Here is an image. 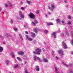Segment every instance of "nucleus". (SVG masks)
I'll return each instance as SVG.
<instances>
[{
	"label": "nucleus",
	"mask_w": 73,
	"mask_h": 73,
	"mask_svg": "<svg viewBox=\"0 0 73 73\" xmlns=\"http://www.w3.org/2000/svg\"><path fill=\"white\" fill-rule=\"evenodd\" d=\"M36 51L33 52V53L34 54H37L40 55L41 53V49L38 48H36Z\"/></svg>",
	"instance_id": "1"
},
{
	"label": "nucleus",
	"mask_w": 73,
	"mask_h": 73,
	"mask_svg": "<svg viewBox=\"0 0 73 73\" xmlns=\"http://www.w3.org/2000/svg\"><path fill=\"white\" fill-rule=\"evenodd\" d=\"M29 16L31 19H35V15L33 13H30L29 14Z\"/></svg>",
	"instance_id": "2"
},
{
	"label": "nucleus",
	"mask_w": 73,
	"mask_h": 73,
	"mask_svg": "<svg viewBox=\"0 0 73 73\" xmlns=\"http://www.w3.org/2000/svg\"><path fill=\"white\" fill-rule=\"evenodd\" d=\"M62 46L63 47H64V49H66V48H67V46L64 42H62Z\"/></svg>",
	"instance_id": "3"
},
{
	"label": "nucleus",
	"mask_w": 73,
	"mask_h": 73,
	"mask_svg": "<svg viewBox=\"0 0 73 73\" xmlns=\"http://www.w3.org/2000/svg\"><path fill=\"white\" fill-rule=\"evenodd\" d=\"M58 54H61V55H63L64 54V51L62 50H60L58 52Z\"/></svg>",
	"instance_id": "4"
},
{
	"label": "nucleus",
	"mask_w": 73,
	"mask_h": 73,
	"mask_svg": "<svg viewBox=\"0 0 73 73\" xmlns=\"http://www.w3.org/2000/svg\"><path fill=\"white\" fill-rule=\"evenodd\" d=\"M66 32V35L68 37H69V33H70V32H69V30H65Z\"/></svg>",
	"instance_id": "5"
},
{
	"label": "nucleus",
	"mask_w": 73,
	"mask_h": 73,
	"mask_svg": "<svg viewBox=\"0 0 73 73\" xmlns=\"http://www.w3.org/2000/svg\"><path fill=\"white\" fill-rule=\"evenodd\" d=\"M19 15L21 17V18H23L24 17V16H23V13H22L20 11L19 12Z\"/></svg>",
	"instance_id": "6"
},
{
	"label": "nucleus",
	"mask_w": 73,
	"mask_h": 73,
	"mask_svg": "<svg viewBox=\"0 0 73 73\" xmlns=\"http://www.w3.org/2000/svg\"><path fill=\"white\" fill-rule=\"evenodd\" d=\"M47 25L48 26H50V25H53V23L52 22H47Z\"/></svg>",
	"instance_id": "7"
},
{
	"label": "nucleus",
	"mask_w": 73,
	"mask_h": 73,
	"mask_svg": "<svg viewBox=\"0 0 73 73\" xmlns=\"http://www.w3.org/2000/svg\"><path fill=\"white\" fill-rule=\"evenodd\" d=\"M24 54V52H23V51H20V52H18V54L19 55H21V56H23V55Z\"/></svg>",
	"instance_id": "8"
},
{
	"label": "nucleus",
	"mask_w": 73,
	"mask_h": 73,
	"mask_svg": "<svg viewBox=\"0 0 73 73\" xmlns=\"http://www.w3.org/2000/svg\"><path fill=\"white\" fill-rule=\"evenodd\" d=\"M36 68V71L37 72H38L40 70V68L38 66H35Z\"/></svg>",
	"instance_id": "9"
},
{
	"label": "nucleus",
	"mask_w": 73,
	"mask_h": 73,
	"mask_svg": "<svg viewBox=\"0 0 73 73\" xmlns=\"http://www.w3.org/2000/svg\"><path fill=\"white\" fill-rule=\"evenodd\" d=\"M51 7L52 9H51V10L52 12H53V9H54L55 8V5H51Z\"/></svg>",
	"instance_id": "10"
},
{
	"label": "nucleus",
	"mask_w": 73,
	"mask_h": 73,
	"mask_svg": "<svg viewBox=\"0 0 73 73\" xmlns=\"http://www.w3.org/2000/svg\"><path fill=\"white\" fill-rule=\"evenodd\" d=\"M52 36L54 37V38H56V37H57V36L56 35V32H54L52 33Z\"/></svg>",
	"instance_id": "11"
},
{
	"label": "nucleus",
	"mask_w": 73,
	"mask_h": 73,
	"mask_svg": "<svg viewBox=\"0 0 73 73\" xmlns=\"http://www.w3.org/2000/svg\"><path fill=\"white\" fill-rule=\"evenodd\" d=\"M54 68L55 72L56 73H59V72H58V70H57V68L56 67H55Z\"/></svg>",
	"instance_id": "12"
},
{
	"label": "nucleus",
	"mask_w": 73,
	"mask_h": 73,
	"mask_svg": "<svg viewBox=\"0 0 73 73\" xmlns=\"http://www.w3.org/2000/svg\"><path fill=\"white\" fill-rule=\"evenodd\" d=\"M43 62H48V60L46 58H43Z\"/></svg>",
	"instance_id": "13"
},
{
	"label": "nucleus",
	"mask_w": 73,
	"mask_h": 73,
	"mask_svg": "<svg viewBox=\"0 0 73 73\" xmlns=\"http://www.w3.org/2000/svg\"><path fill=\"white\" fill-rule=\"evenodd\" d=\"M3 50V48L1 47V46H0V52H2Z\"/></svg>",
	"instance_id": "14"
},
{
	"label": "nucleus",
	"mask_w": 73,
	"mask_h": 73,
	"mask_svg": "<svg viewBox=\"0 0 73 73\" xmlns=\"http://www.w3.org/2000/svg\"><path fill=\"white\" fill-rule=\"evenodd\" d=\"M31 36L32 37H35L36 35H35V34L33 33L31 35Z\"/></svg>",
	"instance_id": "15"
},
{
	"label": "nucleus",
	"mask_w": 73,
	"mask_h": 73,
	"mask_svg": "<svg viewBox=\"0 0 73 73\" xmlns=\"http://www.w3.org/2000/svg\"><path fill=\"white\" fill-rule=\"evenodd\" d=\"M26 2L27 3V4H28L29 5L31 3V2L30 1H26Z\"/></svg>",
	"instance_id": "16"
},
{
	"label": "nucleus",
	"mask_w": 73,
	"mask_h": 73,
	"mask_svg": "<svg viewBox=\"0 0 73 73\" xmlns=\"http://www.w3.org/2000/svg\"><path fill=\"white\" fill-rule=\"evenodd\" d=\"M61 21H60V20L59 19H58L56 20V22L58 23H60Z\"/></svg>",
	"instance_id": "17"
},
{
	"label": "nucleus",
	"mask_w": 73,
	"mask_h": 73,
	"mask_svg": "<svg viewBox=\"0 0 73 73\" xmlns=\"http://www.w3.org/2000/svg\"><path fill=\"white\" fill-rule=\"evenodd\" d=\"M19 37L20 38H21V40H23V37H22V36H21V34H19Z\"/></svg>",
	"instance_id": "18"
},
{
	"label": "nucleus",
	"mask_w": 73,
	"mask_h": 73,
	"mask_svg": "<svg viewBox=\"0 0 73 73\" xmlns=\"http://www.w3.org/2000/svg\"><path fill=\"white\" fill-rule=\"evenodd\" d=\"M17 58L18 60L19 61H21V58L19 57H17Z\"/></svg>",
	"instance_id": "19"
},
{
	"label": "nucleus",
	"mask_w": 73,
	"mask_h": 73,
	"mask_svg": "<svg viewBox=\"0 0 73 73\" xmlns=\"http://www.w3.org/2000/svg\"><path fill=\"white\" fill-rule=\"evenodd\" d=\"M9 60H7L6 61V62H5V63L6 64V65H8V64H9Z\"/></svg>",
	"instance_id": "20"
},
{
	"label": "nucleus",
	"mask_w": 73,
	"mask_h": 73,
	"mask_svg": "<svg viewBox=\"0 0 73 73\" xmlns=\"http://www.w3.org/2000/svg\"><path fill=\"white\" fill-rule=\"evenodd\" d=\"M14 21L13 20H12V19H11V24H12L13 23Z\"/></svg>",
	"instance_id": "21"
},
{
	"label": "nucleus",
	"mask_w": 73,
	"mask_h": 73,
	"mask_svg": "<svg viewBox=\"0 0 73 73\" xmlns=\"http://www.w3.org/2000/svg\"><path fill=\"white\" fill-rule=\"evenodd\" d=\"M32 24H33L34 26H35L36 25V24H35V22H34L33 21L32 22Z\"/></svg>",
	"instance_id": "22"
},
{
	"label": "nucleus",
	"mask_w": 73,
	"mask_h": 73,
	"mask_svg": "<svg viewBox=\"0 0 73 73\" xmlns=\"http://www.w3.org/2000/svg\"><path fill=\"white\" fill-rule=\"evenodd\" d=\"M33 39L32 38H28V40H29L30 41H32Z\"/></svg>",
	"instance_id": "23"
},
{
	"label": "nucleus",
	"mask_w": 73,
	"mask_h": 73,
	"mask_svg": "<svg viewBox=\"0 0 73 73\" xmlns=\"http://www.w3.org/2000/svg\"><path fill=\"white\" fill-rule=\"evenodd\" d=\"M62 24H64V23H65V21H64V19H62Z\"/></svg>",
	"instance_id": "24"
},
{
	"label": "nucleus",
	"mask_w": 73,
	"mask_h": 73,
	"mask_svg": "<svg viewBox=\"0 0 73 73\" xmlns=\"http://www.w3.org/2000/svg\"><path fill=\"white\" fill-rule=\"evenodd\" d=\"M34 60H36V56H34Z\"/></svg>",
	"instance_id": "25"
},
{
	"label": "nucleus",
	"mask_w": 73,
	"mask_h": 73,
	"mask_svg": "<svg viewBox=\"0 0 73 73\" xmlns=\"http://www.w3.org/2000/svg\"><path fill=\"white\" fill-rule=\"evenodd\" d=\"M5 8H7L8 7V5L7 4H6L5 5Z\"/></svg>",
	"instance_id": "26"
},
{
	"label": "nucleus",
	"mask_w": 73,
	"mask_h": 73,
	"mask_svg": "<svg viewBox=\"0 0 73 73\" xmlns=\"http://www.w3.org/2000/svg\"><path fill=\"white\" fill-rule=\"evenodd\" d=\"M34 21L36 24H37V23H38L37 21L36 20H35Z\"/></svg>",
	"instance_id": "27"
},
{
	"label": "nucleus",
	"mask_w": 73,
	"mask_h": 73,
	"mask_svg": "<svg viewBox=\"0 0 73 73\" xmlns=\"http://www.w3.org/2000/svg\"><path fill=\"white\" fill-rule=\"evenodd\" d=\"M37 58L38 60H39V61L40 62H41V59L39 57H37Z\"/></svg>",
	"instance_id": "28"
},
{
	"label": "nucleus",
	"mask_w": 73,
	"mask_h": 73,
	"mask_svg": "<svg viewBox=\"0 0 73 73\" xmlns=\"http://www.w3.org/2000/svg\"><path fill=\"white\" fill-rule=\"evenodd\" d=\"M61 36L63 37H65V35L64 34H62Z\"/></svg>",
	"instance_id": "29"
},
{
	"label": "nucleus",
	"mask_w": 73,
	"mask_h": 73,
	"mask_svg": "<svg viewBox=\"0 0 73 73\" xmlns=\"http://www.w3.org/2000/svg\"><path fill=\"white\" fill-rule=\"evenodd\" d=\"M15 68H18L19 67V66L17 64L15 66H14Z\"/></svg>",
	"instance_id": "30"
},
{
	"label": "nucleus",
	"mask_w": 73,
	"mask_h": 73,
	"mask_svg": "<svg viewBox=\"0 0 73 73\" xmlns=\"http://www.w3.org/2000/svg\"><path fill=\"white\" fill-rule=\"evenodd\" d=\"M26 38L28 40V38H29V36L27 35H26Z\"/></svg>",
	"instance_id": "31"
},
{
	"label": "nucleus",
	"mask_w": 73,
	"mask_h": 73,
	"mask_svg": "<svg viewBox=\"0 0 73 73\" xmlns=\"http://www.w3.org/2000/svg\"><path fill=\"white\" fill-rule=\"evenodd\" d=\"M9 4L10 7H12V4H11L10 3H9Z\"/></svg>",
	"instance_id": "32"
},
{
	"label": "nucleus",
	"mask_w": 73,
	"mask_h": 73,
	"mask_svg": "<svg viewBox=\"0 0 73 73\" xmlns=\"http://www.w3.org/2000/svg\"><path fill=\"white\" fill-rule=\"evenodd\" d=\"M68 19H69L70 20V19H72V17H71V16H69L68 17Z\"/></svg>",
	"instance_id": "33"
},
{
	"label": "nucleus",
	"mask_w": 73,
	"mask_h": 73,
	"mask_svg": "<svg viewBox=\"0 0 73 73\" xmlns=\"http://www.w3.org/2000/svg\"><path fill=\"white\" fill-rule=\"evenodd\" d=\"M44 32L45 33H48V30H45Z\"/></svg>",
	"instance_id": "34"
},
{
	"label": "nucleus",
	"mask_w": 73,
	"mask_h": 73,
	"mask_svg": "<svg viewBox=\"0 0 73 73\" xmlns=\"http://www.w3.org/2000/svg\"><path fill=\"white\" fill-rule=\"evenodd\" d=\"M17 28H14V30L15 31H17Z\"/></svg>",
	"instance_id": "35"
},
{
	"label": "nucleus",
	"mask_w": 73,
	"mask_h": 73,
	"mask_svg": "<svg viewBox=\"0 0 73 73\" xmlns=\"http://www.w3.org/2000/svg\"><path fill=\"white\" fill-rule=\"evenodd\" d=\"M34 31H35V33H37V30H36V29H35L34 30Z\"/></svg>",
	"instance_id": "36"
},
{
	"label": "nucleus",
	"mask_w": 73,
	"mask_h": 73,
	"mask_svg": "<svg viewBox=\"0 0 73 73\" xmlns=\"http://www.w3.org/2000/svg\"><path fill=\"white\" fill-rule=\"evenodd\" d=\"M64 65H65V66H66V67H67V66H68V65L66 64H64Z\"/></svg>",
	"instance_id": "37"
},
{
	"label": "nucleus",
	"mask_w": 73,
	"mask_h": 73,
	"mask_svg": "<svg viewBox=\"0 0 73 73\" xmlns=\"http://www.w3.org/2000/svg\"><path fill=\"white\" fill-rule=\"evenodd\" d=\"M9 37H10V38H12V37H11V35H8V36L7 37L8 38Z\"/></svg>",
	"instance_id": "38"
},
{
	"label": "nucleus",
	"mask_w": 73,
	"mask_h": 73,
	"mask_svg": "<svg viewBox=\"0 0 73 73\" xmlns=\"http://www.w3.org/2000/svg\"><path fill=\"white\" fill-rule=\"evenodd\" d=\"M11 55L12 56V57H14V56H15V55L13 54H11Z\"/></svg>",
	"instance_id": "39"
},
{
	"label": "nucleus",
	"mask_w": 73,
	"mask_h": 73,
	"mask_svg": "<svg viewBox=\"0 0 73 73\" xmlns=\"http://www.w3.org/2000/svg\"><path fill=\"white\" fill-rule=\"evenodd\" d=\"M68 24H69V25L71 24V22H70V21H69L68 23Z\"/></svg>",
	"instance_id": "40"
},
{
	"label": "nucleus",
	"mask_w": 73,
	"mask_h": 73,
	"mask_svg": "<svg viewBox=\"0 0 73 73\" xmlns=\"http://www.w3.org/2000/svg\"><path fill=\"white\" fill-rule=\"evenodd\" d=\"M54 51H52V55L53 54H54Z\"/></svg>",
	"instance_id": "41"
},
{
	"label": "nucleus",
	"mask_w": 73,
	"mask_h": 73,
	"mask_svg": "<svg viewBox=\"0 0 73 73\" xmlns=\"http://www.w3.org/2000/svg\"><path fill=\"white\" fill-rule=\"evenodd\" d=\"M36 13H37V14H38V13H39V11H36Z\"/></svg>",
	"instance_id": "42"
},
{
	"label": "nucleus",
	"mask_w": 73,
	"mask_h": 73,
	"mask_svg": "<svg viewBox=\"0 0 73 73\" xmlns=\"http://www.w3.org/2000/svg\"><path fill=\"white\" fill-rule=\"evenodd\" d=\"M25 34H28V32L27 31H25Z\"/></svg>",
	"instance_id": "43"
},
{
	"label": "nucleus",
	"mask_w": 73,
	"mask_h": 73,
	"mask_svg": "<svg viewBox=\"0 0 73 73\" xmlns=\"http://www.w3.org/2000/svg\"><path fill=\"white\" fill-rule=\"evenodd\" d=\"M64 2H65V3H66L68 2V1H66V0H64Z\"/></svg>",
	"instance_id": "44"
},
{
	"label": "nucleus",
	"mask_w": 73,
	"mask_h": 73,
	"mask_svg": "<svg viewBox=\"0 0 73 73\" xmlns=\"http://www.w3.org/2000/svg\"><path fill=\"white\" fill-rule=\"evenodd\" d=\"M21 9H22V10H24V9H25L23 7L21 8Z\"/></svg>",
	"instance_id": "45"
},
{
	"label": "nucleus",
	"mask_w": 73,
	"mask_h": 73,
	"mask_svg": "<svg viewBox=\"0 0 73 73\" xmlns=\"http://www.w3.org/2000/svg\"><path fill=\"white\" fill-rule=\"evenodd\" d=\"M72 45H73V40H72V43H71Z\"/></svg>",
	"instance_id": "46"
},
{
	"label": "nucleus",
	"mask_w": 73,
	"mask_h": 73,
	"mask_svg": "<svg viewBox=\"0 0 73 73\" xmlns=\"http://www.w3.org/2000/svg\"><path fill=\"white\" fill-rule=\"evenodd\" d=\"M25 73H28V71H27V70H26L25 71Z\"/></svg>",
	"instance_id": "47"
},
{
	"label": "nucleus",
	"mask_w": 73,
	"mask_h": 73,
	"mask_svg": "<svg viewBox=\"0 0 73 73\" xmlns=\"http://www.w3.org/2000/svg\"><path fill=\"white\" fill-rule=\"evenodd\" d=\"M55 58H56V59H57V60H58V57H57V56H56Z\"/></svg>",
	"instance_id": "48"
},
{
	"label": "nucleus",
	"mask_w": 73,
	"mask_h": 73,
	"mask_svg": "<svg viewBox=\"0 0 73 73\" xmlns=\"http://www.w3.org/2000/svg\"><path fill=\"white\" fill-rule=\"evenodd\" d=\"M48 9H50V7H48Z\"/></svg>",
	"instance_id": "49"
},
{
	"label": "nucleus",
	"mask_w": 73,
	"mask_h": 73,
	"mask_svg": "<svg viewBox=\"0 0 73 73\" xmlns=\"http://www.w3.org/2000/svg\"><path fill=\"white\" fill-rule=\"evenodd\" d=\"M3 44H5V42H3Z\"/></svg>",
	"instance_id": "50"
},
{
	"label": "nucleus",
	"mask_w": 73,
	"mask_h": 73,
	"mask_svg": "<svg viewBox=\"0 0 73 73\" xmlns=\"http://www.w3.org/2000/svg\"><path fill=\"white\" fill-rule=\"evenodd\" d=\"M31 35H32L33 34V33L32 32H31Z\"/></svg>",
	"instance_id": "51"
},
{
	"label": "nucleus",
	"mask_w": 73,
	"mask_h": 73,
	"mask_svg": "<svg viewBox=\"0 0 73 73\" xmlns=\"http://www.w3.org/2000/svg\"><path fill=\"white\" fill-rule=\"evenodd\" d=\"M21 4H23V3H22V1H21Z\"/></svg>",
	"instance_id": "52"
},
{
	"label": "nucleus",
	"mask_w": 73,
	"mask_h": 73,
	"mask_svg": "<svg viewBox=\"0 0 73 73\" xmlns=\"http://www.w3.org/2000/svg\"><path fill=\"white\" fill-rule=\"evenodd\" d=\"M0 11H1V7H0Z\"/></svg>",
	"instance_id": "53"
},
{
	"label": "nucleus",
	"mask_w": 73,
	"mask_h": 73,
	"mask_svg": "<svg viewBox=\"0 0 73 73\" xmlns=\"http://www.w3.org/2000/svg\"><path fill=\"white\" fill-rule=\"evenodd\" d=\"M50 14H51L50 13V12H49V13H48V14H49V15H50Z\"/></svg>",
	"instance_id": "54"
},
{
	"label": "nucleus",
	"mask_w": 73,
	"mask_h": 73,
	"mask_svg": "<svg viewBox=\"0 0 73 73\" xmlns=\"http://www.w3.org/2000/svg\"><path fill=\"white\" fill-rule=\"evenodd\" d=\"M27 63V62H25L24 64H26V63Z\"/></svg>",
	"instance_id": "55"
},
{
	"label": "nucleus",
	"mask_w": 73,
	"mask_h": 73,
	"mask_svg": "<svg viewBox=\"0 0 73 73\" xmlns=\"http://www.w3.org/2000/svg\"><path fill=\"white\" fill-rule=\"evenodd\" d=\"M70 72L71 73H73V71H71Z\"/></svg>",
	"instance_id": "56"
},
{
	"label": "nucleus",
	"mask_w": 73,
	"mask_h": 73,
	"mask_svg": "<svg viewBox=\"0 0 73 73\" xmlns=\"http://www.w3.org/2000/svg\"><path fill=\"white\" fill-rule=\"evenodd\" d=\"M62 64H64V62L62 61Z\"/></svg>",
	"instance_id": "57"
},
{
	"label": "nucleus",
	"mask_w": 73,
	"mask_h": 73,
	"mask_svg": "<svg viewBox=\"0 0 73 73\" xmlns=\"http://www.w3.org/2000/svg\"><path fill=\"white\" fill-rule=\"evenodd\" d=\"M24 27L25 28L26 27H25V25H24Z\"/></svg>",
	"instance_id": "58"
},
{
	"label": "nucleus",
	"mask_w": 73,
	"mask_h": 73,
	"mask_svg": "<svg viewBox=\"0 0 73 73\" xmlns=\"http://www.w3.org/2000/svg\"><path fill=\"white\" fill-rule=\"evenodd\" d=\"M1 38H3V36L1 37Z\"/></svg>",
	"instance_id": "59"
},
{
	"label": "nucleus",
	"mask_w": 73,
	"mask_h": 73,
	"mask_svg": "<svg viewBox=\"0 0 73 73\" xmlns=\"http://www.w3.org/2000/svg\"><path fill=\"white\" fill-rule=\"evenodd\" d=\"M44 44H46V43L44 42Z\"/></svg>",
	"instance_id": "60"
},
{
	"label": "nucleus",
	"mask_w": 73,
	"mask_h": 73,
	"mask_svg": "<svg viewBox=\"0 0 73 73\" xmlns=\"http://www.w3.org/2000/svg\"><path fill=\"white\" fill-rule=\"evenodd\" d=\"M72 54H73V52H72Z\"/></svg>",
	"instance_id": "61"
},
{
	"label": "nucleus",
	"mask_w": 73,
	"mask_h": 73,
	"mask_svg": "<svg viewBox=\"0 0 73 73\" xmlns=\"http://www.w3.org/2000/svg\"><path fill=\"white\" fill-rule=\"evenodd\" d=\"M34 42H36V41H35Z\"/></svg>",
	"instance_id": "62"
},
{
	"label": "nucleus",
	"mask_w": 73,
	"mask_h": 73,
	"mask_svg": "<svg viewBox=\"0 0 73 73\" xmlns=\"http://www.w3.org/2000/svg\"><path fill=\"white\" fill-rule=\"evenodd\" d=\"M46 17H47V15H46Z\"/></svg>",
	"instance_id": "63"
},
{
	"label": "nucleus",
	"mask_w": 73,
	"mask_h": 73,
	"mask_svg": "<svg viewBox=\"0 0 73 73\" xmlns=\"http://www.w3.org/2000/svg\"><path fill=\"white\" fill-rule=\"evenodd\" d=\"M43 50H44V48H42Z\"/></svg>",
	"instance_id": "64"
}]
</instances>
